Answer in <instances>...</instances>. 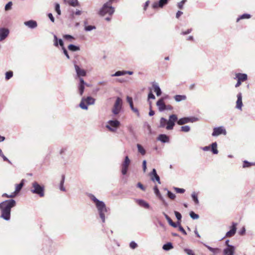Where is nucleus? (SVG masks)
Masks as SVG:
<instances>
[{"instance_id":"obj_1","label":"nucleus","mask_w":255,"mask_h":255,"mask_svg":"<svg viewBox=\"0 0 255 255\" xmlns=\"http://www.w3.org/2000/svg\"><path fill=\"white\" fill-rule=\"evenodd\" d=\"M16 205V201L13 199L4 200L0 203V218L6 221H9L11 218V209Z\"/></svg>"},{"instance_id":"obj_2","label":"nucleus","mask_w":255,"mask_h":255,"mask_svg":"<svg viewBox=\"0 0 255 255\" xmlns=\"http://www.w3.org/2000/svg\"><path fill=\"white\" fill-rule=\"evenodd\" d=\"M89 197L90 199L93 201L97 209L100 218L101 219L103 223L105 222V213L110 211V208L107 207L105 203L98 199L93 194H90Z\"/></svg>"},{"instance_id":"obj_3","label":"nucleus","mask_w":255,"mask_h":255,"mask_svg":"<svg viewBox=\"0 0 255 255\" xmlns=\"http://www.w3.org/2000/svg\"><path fill=\"white\" fill-rule=\"evenodd\" d=\"M44 186L40 184L37 181H34L32 183V186L30 188V191L34 194L38 195L40 197L44 196Z\"/></svg>"},{"instance_id":"obj_4","label":"nucleus","mask_w":255,"mask_h":255,"mask_svg":"<svg viewBox=\"0 0 255 255\" xmlns=\"http://www.w3.org/2000/svg\"><path fill=\"white\" fill-rule=\"evenodd\" d=\"M115 7L108 4V3H105L102 7L99 10L98 13L101 16H104L107 14L112 16L115 12Z\"/></svg>"},{"instance_id":"obj_5","label":"nucleus","mask_w":255,"mask_h":255,"mask_svg":"<svg viewBox=\"0 0 255 255\" xmlns=\"http://www.w3.org/2000/svg\"><path fill=\"white\" fill-rule=\"evenodd\" d=\"M121 126V123L117 120H110L107 122L106 128L110 131L115 132Z\"/></svg>"},{"instance_id":"obj_6","label":"nucleus","mask_w":255,"mask_h":255,"mask_svg":"<svg viewBox=\"0 0 255 255\" xmlns=\"http://www.w3.org/2000/svg\"><path fill=\"white\" fill-rule=\"evenodd\" d=\"M178 120L177 116L175 114H172L169 116V119L167 120V125L165 127L167 130L173 129L175 126V123H177Z\"/></svg>"},{"instance_id":"obj_7","label":"nucleus","mask_w":255,"mask_h":255,"mask_svg":"<svg viewBox=\"0 0 255 255\" xmlns=\"http://www.w3.org/2000/svg\"><path fill=\"white\" fill-rule=\"evenodd\" d=\"M122 107V100L121 98L117 97L112 109V113L115 115H118L121 111Z\"/></svg>"},{"instance_id":"obj_8","label":"nucleus","mask_w":255,"mask_h":255,"mask_svg":"<svg viewBox=\"0 0 255 255\" xmlns=\"http://www.w3.org/2000/svg\"><path fill=\"white\" fill-rule=\"evenodd\" d=\"M198 119L195 117H186L178 119L177 124L183 125L188 123H194L197 122Z\"/></svg>"},{"instance_id":"obj_9","label":"nucleus","mask_w":255,"mask_h":255,"mask_svg":"<svg viewBox=\"0 0 255 255\" xmlns=\"http://www.w3.org/2000/svg\"><path fill=\"white\" fill-rule=\"evenodd\" d=\"M221 134L224 135L227 134V131L223 126L217 127L213 128L212 133L213 136H218Z\"/></svg>"},{"instance_id":"obj_10","label":"nucleus","mask_w":255,"mask_h":255,"mask_svg":"<svg viewBox=\"0 0 255 255\" xmlns=\"http://www.w3.org/2000/svg\"><path fill=\"white\" fill-rule=\"evenodd\" d=\"M85 86L89 87V85L84 81L83 78H80L79 82L78 84V89L79 94L80 96L83 95L85 90Z\"/></svg>"},{"instance_id":"obj_11","label":"nucleus","mask_w":255,"mask_h":255,"mask_svg":"<svg viewBox=\"0 0 255 255\" xmlns=\"http://www.w3.org/2000/svg\"><path fill=\"white\" fill-rule=\"evenodd\" d=\"M169 0H159L157 1H155L152 4V7L155 9L158 8H162L168 3Z\"/></svg>"},{"instance_id":"obj_12","label":"nucleus","mask_w":255,"mask_h":255,"mask_svg":"<svg viewBox=\"0 0 255 255\" xmlns=\"http://www.w3.org/2000/svg\"><path fill=\"white\" fill-rule=\"evenodd\" d=\"M237 223L233 222L232 224V226L230 227V230L228 232L226 233L225 236L222 238L221 240H223L226 237H232L234 236L237 231Z\"/></svg>"},{"instance_id":"obj_13","label":"nucleus","mask_w":255,"mask_h":255,"mask_svg":"<svg viewBox=\"0 0 255 255\" xmlns=\"http://www.w3.org/2000/svg\"><path fill=\"white\" fill-rule=\"evenodd\" d=\"M74 67L77 76L79 77V79L80 78H82V77L86 76L87 72L85 70L81 69L78 65L76 64L74 65Z\"/></svg>"},{"instance_id":"obj_14","label":"nucleus","mask_w":255,"mask_h":255,"mask_svg":"<svg viewBox=\"0 0 255 255\" xmlns=\"http://www.w3.org/2000/svg\"><path fill=\"white\" fill-rule=\"evenodd\" d=\"M150 179L153 181H157L158 183L161 184L160 177L157 174L156 170L155 168L152 169V171L150 173Z\"/></svg>"},{"instance_id":"obj_15","label":"nucleus","mask_w":255,"mask_h":255,"mask_svg":"<svg viewBox=\"0 0 255 255\" xmlns=\"http://www.w3.org/2000/svg\"><path fill=\"white\" fill-rule=\"evenodd\" d=\"M235 247L234 246H228L223 250V255H234Z\"/></svg>"},{"instance_id":"obj_16","label":"nucleus","mask_w":255,"mask_h":255,"mask_svg":"<svg viewBox=\"0 0 255 255\" xmlns=\"http://www.w3.org/2000/svg\"><path fill=\"white\" fill-rule=\"evenodd\" d=\"M237 100L236 101V108L242 110V107L243 106V102H242V94L241 92H239L237 95Z\"/></svg>"},{"instance_id":"obj_17","label":"nucleus","mask_w":255,"mask_h":255,"mask_svg":"<svg viewBox=\"0 0 255 255\" xmlns=\"http://www.w3.org/2000/svg\"><path fill=\"white\" fill-rule=\"evenodd\" d=\"M9 30L5 28H0V41L4 40L8 35Z\"/></svg>"},{"instance_id":"obj_18","label":"nucleus","mask_w":255,"mask_h":255,"mask_svg":"<svg viewBox=\"0 0 255 255\" xmlns=\"http://www.w3.org/2000/svg\"><path fill=\"white\" fill-rule=\"evenodd\" d=\"M159 112H162L165 111V104L164 102H163L162 99H159L156 103Z\"/></svg>"},{"instance_id":"obj_19","label":"nucleus","mask_w":255,"mask_h":255,"mask_svg":"<svg viewBox=\"0 0 255 255\" xmlns=\"http://www.w3.org/2000/svg\"><path fill=\"white\" fill-rule=\"evenodd\" d=\"M24 24L31 29H34L37 26V22L34 20H29L25 21Z\"/></svg>"},{"instance_id":"obj_20","label":"nucleus","mask_w":255,"mask_h":255,"mask_svg":"<svg viewBox=\"0 0 255 255\" xmlns=\"http://www.w3.org/2000/svg\"><path fill=\"white\" fill-rule=\"evenodd\" d=\"M157 139L162 143H167L169 141V136L165 134H160L157 137Z\"/></svg>"},{"instance_id":"obj_21","label":"nucleus","mask_w":255,"mask_h":255,"mask_svg":"<svg viewBox=\"0 0 255 255\" xmlns=\"http://www.w3.org/2000/svg\"><path fill=\"white\" fill-rule=\"evenodd\" d=\"M54 45L58 47L60 45L61 48L64 47V42L61 38H58L56 35H54Z\"/></svg>"},{"instance_id":"obj_22","label":"nucleus","mask_w":255,"mask_h":255,"mask_svg":"<svg viewBox=\"0 0 255 255\" xmlns=\"http://www.w3.org/2000/svg\"><path fill=\"white\" fill-rule=\"evenodd\" d=\"M235 79H237L243 82L247 80L248 75L245 73H238L236 74Z\"/></svg>"},{"instance_id":"obj_23","label":"nucleus","mask_w":255,"mask_h":255,"mask_svg":"<svg viewBox=\"0 0 255 255\" xmlns=\"http://www.w3.org/2000/svg\"><path fill=\"white\" fill-rule=\"evenodd\" d=\"M152 86L156 96L158 97L160 96L162 94V91L159 85L156 83L153 82L152 83Z\"/></svg>"},{"instance_id":"obj_24","label":"nucleus","mask_w":255,"mask_h":255,"mask_svg":"<svg viewBox=\"0 0 255 255\" xmlns=\"http://www.w3.org/2000/svg\"><path fill=\"white\" fill-rule=\"evenodd\" d=\"M136 202L139 206L143 207L145 209H149L150 205L146 201H145L143 199H137Z\"/></svg>"},{"instance_id":"obj_25","label":"nucleus","mask_w":255,"mask_h":255,"mask_svg":"<svg viewBox=\"0 0 255 255\" xmlns=\"http://www.w3.org/2000/svg\"><path fill=\"white\" fill-rule=\"evenodd\" d=\"M210 150L214 154H217L218 153L219 151L217 149V142H214L210 145Z\"/></svg>"},{"instance_id":"obj_26","label":"nucleus","mask_w":255,"mask_h":255,"mask_svg":"<svg viewBox=\"0 0 255 255\" xmlns=\"http://www.w3.org/2000/svg\"><path fill=\"white\" fill-rule=\"evenodd\" d=\"M88 22L87 20H85L84 21V30L86 31H90L92 30L95 29L96 28V26L95 25H87Z\"/></svg>"},{"instance_id":"obj_27","label":"nucleus","mask_w":255,"mask_h":255,"mask_svg":"<svg viewBox=\"0 0 255 255\" xmlns=\"http://www.w3.org/2000/svg\"><path fill=\"white\" fill-rule=\"evenodd\" d=\"M174 98L177 102H179L185 100L187 99V97L184 95H176L174 97Z\"/></svg>"},{"instance_id":"obj_28","label":"nucleus","mask_w":255,"mask_h":255,"mask_svg":"<svg viewBox=\"0 0 255 255\" xmlns=\"http://www.w3.org/2000/svg\"><path fill=\"white\" fill-rule=\"evenodd\" d=\"M24 180L22 179L19 184L16 185L14 191L15 193H18L21 191L24 185Z\"/></svg>"},{"instance_id":"obj_29","label":"nucleus","mask_w":255,"mask_h":255,"mask_svg":"<svg viewBox=\"0 0 255 255\" xmlns=\"http://www.w3.org/2000/svg\"><path fill=\"white\" fill-rule=\"evenodd\" d=\"M65 175H64V174L62 175V176H61V181H60V185H59V189H60V190L61 191H66V189H65V188L64 186V182H65Z\"/></svg>"},{"instance_id":"obj_30","label":"nucleus","mask_w":255,"mask_h":255,"mask_svg":"<svg viewBox=\"0 0 255 255\" xmlns=\"http://www.w3.org/2000/svg\"><path fill=\"white\" fill-rule=\"evenodd\" d=\"M68 4L73 7L80 6V4L78 0H68Z\"/></svg>"},{"instance_id":"obj_31","label":"nucleus","mask_w":255,"mask_h":255,"mask_svg":"<svg viewBox=\"0 0 255 255\" xmlns=\"http://www.w3.org/2000/svg\"><path fill=\"white\" fill-rule=\"evenodd\" d=\"M173 248V246L172 243L168 242L163 245L162 247L163 250L166 251H169Z\"/></svg>"},{"instance_id":"obj_32","label":"nucleus","mask_w":255,"mask_h":255,"mask_svg":"<svg viewBox=\"0 0 255 255\" xmlns=\"http://www.w3.org/2000/svg\"><path fill=\"white\" fill-rule=\"evenodd\" d=\"M68 49L72 52H76L80 50V48L79 46L75 45L73 44H70L68 46Z\"/></svg>"},{"instance_id":"obj_33","label":"nucleus","mask_w":255,"mask_h":255,"mask_svg":"<svg viewBox=\"0 0 255 255\" xmlns=\"http://www.w3.org/2000/svg\"><path fill=\"white\" fill-rule=\"evenodd\" d=\"M85 97H83L82 98V100H81V102L79 104V107L83 110H88V105L87 104H85Z\"/></svg>"},{"instance_id":"obj_34","label":"nucleus","mask_w":255,"mask_h":255,"mask_svg":"<svg viewBox=\"0 0 255 255\" xmlns=\"http://www.w3.org/2000/svg\"><path fill=\"white\" fill-rule=\"evenodd\" d=\"M191 198L193 200V201L194 202V203L196 205L199 204V201L198 198V194L195 192H193L191 194Z\"/></svg>"},{"instance_id":"obj_35","label":"nucleus","mask_w":255,"mask_h":255,"mask_svg":"<svg viewBox=\"0 0 255 255\" xmlns=\"http://www.w3.org/2000/svg\"><path fill=\"white\" fill-rule=\"evenodd\" d=\"M167 119H166L165 118H163V117L161 118L160 119V124H159V126H158V128H163L166 127L165 126H166V125H167Z\"/></svg>"},{"instance_id":"obj_36","label":"nucleus","mask_w":255,"mask_h":255,"mask_svg":"<svg viewBox=\"0 0 255 255\" xmlns=\"http://www.w3.org/2000/svg\"><path fill=\"white\" fill-rule=\"evenodd\" d=\"M85 101L88 105H91L94 104L95 99L91 96H88L85 98Z\"/></svg>"},{"instance_id":"obj_37","label":"nucleus","mask_w":255,"mask_h":255,"mask_svg":"<svg viewBox=\"0 0 255 255\" xmlns=\"http://www.w3.org/2000/svg\"><path fill=\"white\" fill-rule=\"evenodd\" d=\"M137 150L142 155H144L146 153V151L143 147L140 144H137L136 145Z\"/></svg>"},{"instance_id":"obj_38","label":"nucleus","mask_w":255,"mask_h":255,"mask_svg":"<svg viewBox=\"0 0 255 255\" xmlns=\"http://www.w3.org/2000/svg\"><path fill=\"white\" fill-rule=\"evenodd\" d=\"M251 17V15L248 13H244L240 15L237 19V21L238 22L240 20L243 19H249Z\"/></svg>"},{"instance_id":"obj_39","label":"nucleus","mask_w":255,"mask_h":255,"mask_svg":"<svg viewBox=\"0 0 255 255\" xmlns=\"http://www.w3.org/2000/svg\"><path fill=\"white\" fill-rule=\"evenodd\" d=\"M153 191L155 195L158 198V199L162 198V196L160 194V192L158 188L157 185H155L153 187Z\"/></svg>"},{"instance_id":"obj_40","label":"nucleus","mask_w":255,"mask_h":255,"mask_svg":"<svg viewBox=\"0 0 255 255\" xmlns=\"http://www.w3.org/2000/svg\"><path fill=\"white\" fill-rule=\"evenodd\" d=\"M130 163V160L129 159L128 156L127 155L125 156L124 160L122 164V165L129 167Z\"/></svg>"},{"instance_id":"obj_41","label":"nucleus","mask_w":255,"mask_h":255,"mask_svg":"<svg viewBox=\"0 0 255 255\" xmlns=\"http://www.w3.org/2000/svg\"><path fill=\"white\" fill-rule=\"evenodd\" d=\"M189 216L193 220H197L199 219V216L196 214L194 211H192L189 212Z\"/></svg>"},{"instance_id":"obj_42","label":"nucleus","mask_w":255,"mask_h":255,"mask_svg":"<svg viewBox=\"0 0 255 255\" xmlns=\"http://www.w3.org/2000/svg\"><path fill=\"white\" fill-rule=\"evenodd\" d=\"M55 10L56 12L58 15H60L61 11L60 10V6L58 3H55Z\"/></svg>"},{"instance_id":"obj_43","label":"nucleus","mask_w":255,"mask_h":255,"mask_svg":"<svg viewBox=\"0 0 255 255\" xmlns=\"http://www.w3.org/2000/svg\"><path fill=\"white\" fill-rule=\"evenodd\" d=\"M125 70L123 71H118L116 72L114 74H112L111 76L112 77H119L121 76L125 75V73H124Z\"/></svg>"},{"instance_id":"obj_44","label":"nucleus","mask_w":255,"mask_h":255,"mask_svg":"<svg viewBox=\"0 0 255 255\" xmlns=\"http://www.w3.org/2000/svg\"><path fill=\"white\" fill-rule=\"evenodd\" d=\"M253 165V162H250L248 161V160H244L243 161V167L244 168L250 167Z\"/></svg>"},{"instance_id":"obj_45","label":"nucleus","mask_w":255,"mask_h":255,"mask_svg":"<svg viewBox=\"0 0 255 255\" xmlns=\"http://www.w3.org/2000/svg\"><path fill=\"white\" fill-rule=\"evenodd\" d=\"M13 76V72L12 71H8L5 73V80H8Z\"/></svg>"},{"instance_id":"obj_46","label":"nucleus","mask_w":255,"mask_h":255,"mask_svg":"<svg viewBox=\"0 0 255 255\" xmlns=\"http://www.w3.org/2000/svg\"><path fill=\"white\" fill-rule=\"evenodd\" d=\"M190 130V127L189 126H183L180 128V131L183 132H189Z\"/></svg>"},{"instance_id":"obj_47","label":"nucleus","mask_w":255,"mask_h":255,"mask_svg":"<svg viewBox=\"0 0 255 255\" xmlns=\"http://www.w3.org/2000/svg\"><path fill=\"white\" fill-rule=\"evenodd\" d=\"M63 38L67 40H69L70 41H72L73 40L75 39V38L70 34H65L63 36Z\"/></svg>"},{"instance_id":"obj_48","label":"nucleus","mask_w":255,"mask_h":255,"mask_svg":"<svg viewBox=\"0 0 255 255\" xmlns=\"http://www.w3.org/2000/svg\"><path fill=\"white\" fill-rule=\"evenodd\" d=\"M81 14H82V11L77 9L75 11H74L73 10L72 11L70 15H71L72 18H73L74 14L77 15H80Z\"/></svg>"},{"instance_id":"obj_49","label":"nucleus","mask_w":255,"mask_h":255,"mask_svg":"<svg viewBox=\"0 0 255 255\" xmlns=\"http://www.w3.org/2000/svg\"><path fill=\"white\" fill-rule=\"evenodd\" d=\"M167 196L172 200H174L176 197L175 195L170 190H167Z\"/></svg>"},{"instance_id":"obj_50","label":"nucleus","mask_w":255,"mask_h":255,"mask_svg":"<svg viewBox=\"0 0 255 255\" xmlns=\"http://www.w3.org/2000/svg\"><path fill=\"white\" fill-rule=\"evenodd\" d=\"M12 1H10L8 2L5 5V7H4L5 10L8 11L9 10H10L12 8Z\"/></svg>"},{"instance_id":"obj_51","label":"nucleus","mask_w":255,"mask_h":255,"mask_svg":"<svg viewBox=\"0 0 255 255\" xmlns=\"http://www.w3.org/2000/svg\"><path fill=\"white\" fill-rule=\"evenodd\" d=\"M165 219L167 220L168 224L171 226L173 224V222L171 220V219L164 212L163 213Z\"/></svg>"},{"instance_id":"obj_52","label":"nucleus","mask_w":255,"mask_h":255,"mask_svg":"<svg viewBox=\"0 0 255 255\" xmlns=\"http://www.w3.org/2000/svg\"><path fill=\"white\" fill-rule=\"evenodd\" d=\"M127 101L128 103L130 109L134 107L133 101H132V98L131 97L127 96Z\"/></svg>"},{"instance_id":"obj_53","label":"nucleus","mask_w":255,"mask_h":255,"mask_svg":"<svg viewBox=\"0 0 255 255\" xmlns=\"http://www.w3.org/2000/svg\"><path fill=\"white\" fill-rule=\"evenodd\" d=\"M128 167L122 165L121 172L123 175H125L127 174L128 171Z\"/></svg>"},{"instance_id":"obj_54","label":"nucleus","mask_w":255,"mask_h":255,"mask_svg":"<svg viewBox=\"0 0 255 255\" xmlns=\"http://www.w3.org/2000/svg\"><path fill=\"white\" fill-rule=\"evenodd\" d=\"M184 251L188 255H195L194 253L191 249L185 248L184 249Z\"/></svg>"},{"instance_id":"obj_55","label":"nucleus","mask_w":255,"mask_h":255,"mask_svg":"<svg viewBox=\"0 0 255 255\" xmlns=\"http://www.w3.org/2000/svg\"><path fill=\"white\" fill-rule=\"evenodd\" d=\"M173 189L178 193L183 194L185 192V190L183 188H180L174 187Z\"/></svg>"},{"instance_id":"obj_56","label":"nucleus","mask_w":255,"mask_h":255,"mask_svg":"<svg viewBox=\"0 0 255 255\" xmlns=\"http://www.w3.org/2000/svg\"><path fill=\"white\" fill-rule=\"evenodd\" d=\"M174 215H175L176 219H177V220L181 221L182 215L180 213H179L178 211H174Z\"/></svg>"},{"instance_id":"obj_57","label":"nucleus","mask_w":255,"mask_h":255,"mask_svg":"<svg viewBox=\"0 0 255 255\" xmlns=\"http://www.w3.org/2000/svg\"><path fill=\"white\" fill-rule=\"evenodd\" d=\"M186 0H182L177 4V6L180 9H182L183 7V4L186 2Z\"/></svg>"},{"instance_id":"obj_58","label":"nucleus","mask_w":255,"mask_h":255,"mask_svg":"<svg viewBox=\"0 0 255 255\" xmlns=\"http://www.w3.org/2000/svg\"><path fill=\"white\" fill-rule=\"evenodd\" d=\"M148 101H149V100L150 99H152V100H154L155 99V96L154 95V94H153V93L152 92V91H150L149 93H148Z\"/></svg>"},{"instance_id":"obj_59","label":"nucleus","mask_w":255,"mask_h":255,"mask_svg":"<svg viewBox=\"0 0 255 255\" xmlns=\"http://www.w3.org/2000/svg\"><path fill=\"white\" fill-rule=\"evenodd\" d=\"M62 50H63V53L66 56L67 58L68 59H70V56L69 55V54H68L67 50L65 48L64 46L62 47Z\"/></svg>"},{"instance_id":"obj_60","label":"nucleus","mask_w":255,"mask_h":255,"mask_svg":"<svg viewBox=\"0 0 255 255\" xmlns=\"http://www.w3.org/2000/svg\"><path fill=\"white\" fill-rule=\"evenodd\" d=\"M181 221L177 220V222H176V223L173 222V224L171 226L173 227V228H179L180 227V226H181Z\"/></svg>"},{"instance_id":"obj_61","label":"nucleus","mask_w":255,"mask_h":255,"mask_svg":"<svg viewBox=\"0 0 255 255\" xmlns=\"http://www.w3.org/2000/svg\"><path fill=\"white\" fill-rule=\"evenodd\" d=\"M0 156H1L3 161L7 162L10 164H12L11 162L3 154V152H2V154H0Z\"/></svg>"},{"instance_id":"obj_62","label":"nucleus","mask_w":255,"mask_h":255,"mask_svg":"<svg viewBox=\"0 0 255 255\" xmlns=\"http://www.w3.org/2000/svg\"><path fill=\"white\" fill-rule=\"evenodd\" d=\"M129 247L131 249H134L137 247V244L134 241H131L129 244Z\"/></svg>"},{"instance_id":"obj_63","label":"nucleus","mask_w":255,"mask_h":255,"mask_svg":"<svg viewBox=\"0 0 255 255\" xmlns=\"http://www.w3.org/2000/svg\"><path fill=\"white\" fill-rule=\"evenodd\" d=\"M136 187L140 188L142 191H145V187L140 182L137 183L136 184Z\"/></svg>"},{"instance_id":"obj_64","label":"nucleus","mask_w":255,"mask_h":255,"mask_svg":"<svg viewBox=\"0 0 255 255\" xmlns=\"http://www.w3.org/2000/svg\"><path fill=\"white\" fill-rule=\"evenodd\" d=\"M246 233V228L244 226L242 227V228L241 229L240 231H239L238 233L240 236H243Z\"/></svg>"}]
</instances>
